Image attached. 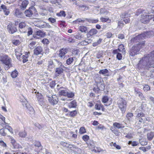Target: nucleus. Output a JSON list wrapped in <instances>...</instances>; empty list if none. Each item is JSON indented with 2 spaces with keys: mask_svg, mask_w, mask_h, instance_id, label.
Returning <instances> with one entry per match:
<instances>
[{
  "mask_svg": "<svg viewBox=\"0 0 154 154\" xmlns=\"http://www.w3.org/2000/svg\"><path fill=\"white\" fill-rule=\"evenodd\" d=\"M138 69L141 72L148 70L150 72V77H154V51L144 55L137 64Z\"/></svg>",
  "mask_w": 154,
  "mask_h": 154,
  "instance_id": "obj_1",
  "label": "nucleus"
},
{
  "mask_svg": "<svg viewBox=\"0 0 154 154\" xmlns=\"http://www.w3.org/2000/svg\"><path fill=\"white\" fill-rule=\"evenodd\" d=\"M131 42L135 43L134 45L133 46L129 51V54L130 56L133 57L138 54V52L140 50V48L144 45V42H140L139 41L135 42L132 41Z\"/></svg>",
  "mask_w": 154,
  "mask_h": 154,
  "instance_id": "obj_2",
  "label": "nucleus"
},
{
  "mask_svg": "<svg viewBox=\"0 0 154 154\" xmlns=\"http://www.w3.org/2000/svg\"><path fill=\"white\" fill-rule=\"evenodd\" d=\"M154 35V32L152 31H150L144 32L140 35L133 38L132 39V41L136 42L137 41L140 42H142L141 41L144 39L150 38Z\"/></svg>",
  "mask_w": 154,
  "mask_h": 154,
  "instance_id": "obj_3",
  "label": "nucleus"
},
{
  "mask_svg": "<svg viewBox=\"0 0 154 154\" xmlns=\"http://www.w3.org/2000/svg\"><path fill=\"white\" fill-rule=\"evenodd\" d=\"M2 63L5 65L4 66L5 69H8L12 66L11 59L7 55H5L2 57L0 59Z\"/></svg>",
  "mask_w": 154,
  "mask_h": 154,
  "instance_id": "obj_4",
  "label": "nucleus"
},
{
  "mask_svg": "<svg viewBox=\"0 0 154 154\" xmlns=\"http://www.w3.org/2000/svg\"><path fill=\"white\" fill-rule=\"evenodd\" d=\"M117 103L119 108L120 109L122 113H124L126 109V102L122 98H120L118 101Z\"/></svg>",
  "mask_w": 154,
  "mask_h": 154,
  "instance_id": "obj_5",
  "label": "nucleus"
},
{
  "mask_svg": "<svg viewBox=\"0 0 154 154\" xmlns=\"http://www.w3.org/2000/svg\"><path fill=\"white\" fill-rule=\"evenodd\" d=\"M94 80L100 91H103L105 88V85L101 78H96Z\"/></svg>",
  "mask_w": 154,
  "mask_h": 154,
  "instance_id": "obj_6",
  "label": "nucleus"
},
{
  "mask_svg": "<svg viewBox=\"0 0 154 154\" xmlns=\"http://www.w3.org/2000/svg\"><path fill=\"white\" fill-rule=\"evenodd\" d=\"M36 9L33 6H31L28 9L24 11V13L25 16L29 17H32L33 13L35 12Z\"/></svg>",
  "mask_w": 154,
  "mask_h": 154,
  "instance_id": "obj_7",
  "label": "nucleus"
},
{
  "mask_svg": "<svg viewBox=\"0 0 154 154\" xmlns=\"http://www.w3.org/2000/svg\"><path fill=\"white\" fill-rule=\"evenodd\" d=\"M19 31L22 33H26L27 32V29L28 28V26L26 25V24L24 22H21L19 23Z\"/></svg>",
  "mask_w": 154,
  "mask_h": 154,
  "instance_id": "obj_8",
  "label": "nucleus"
},
{
  "mask_svg": "<svg viewBox=\"0 0 154 154\" xmlns=\"http://www.w3.org/2000/svg\"><path fill=\"white\" fill-rule=\"evenodd\" d=\"M45 35V33L42 31L39 30L34 33L33 35V37L37 39L41 37H44Z\"/></svg>",
  "mask_w": 154,
  "mask_h": 154,
  "instance_id": "obj_9",
  "label": "nucleus"
},
{
  "mask_svg": "<svg viewBox=\"0 0 154 154\" xmlns=\"http://www.w3.org/2000/svg\"><path fill=\"white\" fill-rule=\"evenodd\" d=\"M150 15L143 14L142 15L140 21L141 23L144 24L148 23L150 21Z\"/></svg>",
  "mask_w": 154,
  "mask_h": 154,
  "instance_id": "obj_10",
  "label": "nucleus"
},
{
  "mask_svg": "<svg viewBox=\"0 0 154 154\" xmlns=\"http://www.w3.org/2000/svg\"><path fill=\"white\" fill-rule=\"evenodd\" d=\"M23 105L24 106H25L27 108L28 110V112L31 115H33L34 114L35 111L34 109L28 103H27V102H24V103L23 104Z\"/></svg>",
  "mask_w": 154,
  "mask_h": 154,
  "instance_id": "obj_11",
  "label": "nucleus"
},
{
  "mask_svg": "<svg viewBox=\"0 0 154 154\" xmlns=\"http://www.w3.org/2000/svg\"><path fill=\"white\" fill-rule=\"evenodd\" d=\"M48 100L49 103L53 105L56 104L58 102V98L55 95H53L50 98H48Z\"/></svg>",
  "mask_w": 154,
  "mask_h": 154,
  "instance_id": "obj_12",
  "label": "nucleus"
},
{
  "mask_svg": "<svg viewBox=\"0 0 154 154\" xmlns=\"http://www.w3.org/2000/svg\"><path fill=\"white\" fill-rule=\"evenodd\" d=\"M37 100L40 105L41 106H44L45 105V102L43 97L41 94L38 93L36 94Z\"/></svg>",
  "mask_w": 154,
  "mask_h": 154,
  "instance_id": "obj_13",
  "label": "nucleus"
},
{
  "mask_svg": "<svg viewBox=\"0 0 154 154\" xmlns=\"http://www.w3.org/2000/svg\"><path fill=\"white\" fill-rule=\"evenodd\" d=\"M68 49L66 48H63L60 51V53L58 56L61 58H65L66 57L65 55L67 53Z\"/></svg>",
  "mask_w": 154,
  "mask_h": 154,
  "instance_id": "obj_14",
  "label": "nucleus"
},
{
  "mask_svg": "<svg viewBox=\"0 0 154 154\" xmlns=\"http://www.w3.org/2000/svg\"><path fill=\"white\" fill-rule=\"evenodd\" d=\"M66 67L64 66L63 67L59 66L58 68H56L55 70V74L56 76H59V75L63 73L64 70Z\"/></svg>",
  "mask_w": 154,
  "mask_h": 154,
  "instance_id": "obj_15",
  "label": "nucleus"
},
{
  "mask_svg": "<svg viewBox=\"0 0 154 154\" xmlns=\"http://www.w3.org/2000/svg\"><path fill=\"white\" fill-rule=\"evenodd\" d=\"M59 85H57V89H61V90L60 91H59V95L66 96L67 92L66 89L64 88L63 87H60V88H59Z\"/></svg>",
  "mask_w": 154,
  "mask_h": 154,
  "instance_id": "obj_16",
  "label": "nucleus"
},
{
  "mask_svg": "<svg viewBox=\"0 0 154 154\" xmlns=\"http://www.w3.org/2000/svg\"><path fill=\"white\" fill-rule=\"evenodd\" d=\"M43 49L42 47L38 46L34 50V54L36 55L39 54H42L43 53Z\"/></svg>",
  "mask_w": 154,
  "mask_h": 154,
  "instance_id": "obj_17",
  "label": "nucleus"
},
{
  "mask_svg": "<svg viewBox=\"0 0 154 154\" xmlns=\"http://www.w3.org/2000/svg\"><path fill=\"white\" fill-rule=\"evenodd\" d=\"M35 26L39 28H43L46 27V25L45 24L43 21L42 20H38L35 22Z\"/></svg>",
  "mask_w": 154,
  "mask_h": 154,
  "instance_id": "obj_18",
  "label": "nucleus"
},
{
  "mask_svg": "<svg viewBox=\"0 0 154 154\" xmlns=\"http://www.w3.org/2000/svg\"><path fill=\"white\" fill-rule=\"evenodd\" d=\"M7 29L9 32L12 34L17 31V29L16 27L9 24L7 26Z\"/></svg>",
  "mask_w": 154,
  "mask_h": 154,
  "instance_id": "obj_19",
  "label": "nucleus"
},
{
  "mask_svg": "<svg viewBox=\"0 0 154 154\" xmlns=\"http://www.w3.org/2000/svg\"><path fill=\"white\" fill-rule=\"evenodd\" d=\"M29 4V2L28 0H24L23 1L20 6L21 9L23 10L25 9Z\"/></svg>",
  "mask_w": 154,
  "mask_h": 154,
  "instance_id": "obj_20",
  "label": "nucleus"
},
{
  "mask_svg": "<svg viewBox=\"0 0 154 154\" xmlns=\"http://www.w3.org/2000/svg\"><path fill=\"white\" fill-rule=\"evenodd\" d=\"M22 14V12L18 8L16 9L14 11V15L17 17H21Z\"/></svg>",
  "mask_w": 154,
  "mask_h": 154,
  "instance_id": "obj_21",
  "label": "nucleus"
},
{
  "mask_svg": "<svg viewBox=\"0 0 154 154\" xmlns=\"http://www.w3.org/2000/svg\"><path fill=\"white\" fill-rule=\"evenodd\" d=\"M99 73L102 74L104 76H109V72L107 69H101L100 70Z\"/></svg>",
  "mask_w": 154,
  "mask_h": 154,
  "instance_id": "obj_22",
  "label": "nucleus"
},
{
  "mask_svg": "<svg viewBox=\"0 0 154 154\" xmlns=\"http://www.w3.org/2000/svg\"><path fill=\"white\" fill-rule=\"evenodd\" d=\"M68 106L69 108H75L77 106V102L75 100H73L69 103Z\"/></svg>",
  "mask_w": 154,
  "mask_h": 154,
  "instance_id": "obj_23",
  "label": "nucleus"
},
{
  "mask_svg": "<svg viewBox=\"0 0 154 154\" xmlns=\"http://www.w3.org/2000/svg\"><path fill=\"white\" fill-rule=\"evenodd\" d=\"M134 90V93L137 96H138L142 100L144 99V97L141 92L138 90H136V89Z\"/></svg>",
  "mask_w": 154,
  "mask_h": 154,
  "instance_id": "obj_24",
  "label": "nucleus"
},
{
  "mask_svg": "<svg viewBox=\"0 0 154 154\" xmlns=\"http://www.w3.org/2000/svg\"><path fill=\"white\" fill-rule=\"evenodd\" d=\"M95 108L98 110L101 109L103 111L104 109L103 106L100 103H96L95 105Z\"/></svg>",
  "mask_w": 154,
  "mask_h": 154,
  "instance_id": "obj_25",
  "label": "nucleus"
},
{
  "mask_svg": "<svg viewBox=\"0 0 154 154\" xmlns=\"http://www.w3.org/2000/svg\"><path fill=\"white\" fill-rule=\"evenodd\" d=\"M1 7L3 10L5 14L6 15H8L10 13L9 9L7 8L6 7L3 5H1Z\"/></svg>",
  "mask_w": 154,
  "mask_h": 154,
  "instance_id": "obj_26",
  "label": "nucleus"
},
{
  "mask_svg": "<svg viewBox=\"0 0 154 154\" xmlns=\"http://www.w3.org/2000/svg\"><path fill=\"white\" fill-rule=\"evenodd\" d=\"M154 137V132L151 131L147 134V138L149 140H152Z\"/></svg>",
  "mask_w": 154,
  "mask_h": 154,
  "instance_id": "obj_27",
  "label": "nucleus"
},
{
  "mask_svg": "<svg viewBox=\"0 0 154 154\" xmlns=\"http://www.w3.org/2000/svg\"><path fill=\"white\" fill-rule=\"evenodd\" d=\"M113 125L118 129L122 128L124 127V126H123L122 124L116 122L114 123Z\"/></svg>",
  "mask_w": 154,
  "mask_h": 154,
  "instance_id": "obj_28",
  "label": "nucleus"
},
{
  "mask_svg": "<svg viewBox=\"0 0 154 154\" xmlns=\"http://www.w3.org/2000/svg\"><path fill=\"white\" fill-rule=\"evenodd\" d=\"M77 114V112L76 110L70 111L68 112V115L70 117H75Z\"/></svg>",
  "mask_w": 154,
  "mask_h": 154,
  "instance_id": "obj_29",
  "label": "nucleus"
},
{
  "mask_svg": "<svg viewBox=\"0 0 154 154\" xmlns=\"http://www.w3.org/2000/svg\"><path fill=\"white\" fill-rule=\"evenodd\" d=\"M85 20L88 22L91 23H96L98 22V19H85Z\"/></svg>",
  "mask_w": 154,
  "mask_h": 154,
  "instance_id": "obj_30",
  "label": "nucleus"
},
{
  "mask_svg": "<svg viewBox=\"0 0 154 154\" xmlns=\"http://www.w3.org/2000/svg\"><path fill=\"white\" fill-rule=\"evenodd\" d=\"M133 117V114L131 112H129L126 115V118L129 121L131 120L132 119Z\"/></svg>",
  "mask_w": 154,
  "mask_h": 154,
  "instance_id": "obj_31",
  "label": "nucleus"
},
{
  "mask_svg": "<svg viewBox=\"0 0 154 154\" xmlns=\"http://www.w3.org/2000/svg\"><path fill=\"white\" fill-rule=\"evenodd\" d=\"M98 31L95 29H91L89 32V34L91 36L93 35L97 34Z\"/></svg>",
  "mask_w": 154,
  "mask_h": 154,
  "instance_id": "obj_32",
  "label": "nucleus"
},
{
  "mask_svg": "<svg viewBox=\"0 0 154 154\" xmlns=\"http://www.w3.org/2000/svg\"><path fill=\"white\" fill-rule=\"evenodd\" d=\"M100 14L102 15H106L108 14L109 12L105 9L101 8L100 10Z\"/></svg>",
  "mask_w": 154,
  "mask_h": 154,
  "instance_id": "obj_33",
  "label": "nucleus"
},
{
  "mask_svg": "<svg viewBox=\"0 0 154 154\" xmlns=\"http://www.w3.org/2000/svg\"><path fill=\"white\" fill-rule=\"evenodd\" d=\"M19 135L21 137H25L26 136V132L24 130V131H22L19 132Z\"/></svg>",
  "mask_w": 154,
  "mask_h": 154,
  "instance_id": "obj_34",
  "label": "nucleus"
},
{
  "mask_svg": "<svg viewBox=\"0 0 154 154\" xmlns=\"http://www.w3.org/2000/svg\"><path fill=\"white\" fill-rule=\"evenodd\" d=\"M128 144L129 145H131L133 146H135L139 144V143L136 141H130L128 142Z\"/></svg>",
  "mask_w": 154,
  "mask_h": 154,
  "instance_id": "obj_35",
  "label": "nucleus"
},
{
  "mask_svg": "<svg viewBox=\"0 0 154 154\" xmlns=\"http://www.w3.org/2000/svg\"><path fill=\"white\" fill-rule=\"evenodd\" d=\"M79 29L81 32H85V33H86L87 31V27L84 26H80Z\"/></svg>",
  "mask_w": 154,
  "mask_h": 154,
  "instance_id": "obj_36",
  "label": "nucleus"
},
{
  "mask_svg": "<svg viewBox=\"0 0 154 154\" xmlns=\"http://www.w3.org/2000/svg\"><path fill=\"white\" fill-rule=\"evenodd\" d=\"M55 66L52 60H50L48 61V67L49 69H52L54 68Z\"/></svg>",
  "mask_w": 154,
  "mask_h": 154,
  "instance_id": "obj_37",
  "label": "nucleus"
},
{
  "mask_svg": "<svg viewBox=\"0 0 154 154\" xmlns=\"http://www.w3.org/2000/svg\"><path fill=\"white\" fill-rule=\"evenodd\" d=\"M7 123L6 124H4V125H5V128L6 129H8L9 132H10L12 134L13 133V129L11 128V127L10 126L7 125Z\"/></svg>",
  "mask_w": 154,
  "mask_h": 154,
  "instance_id": "obj_38",
  "label": "nucleus"
},
{
  "mask_svg": "<svg viewBox=\"0 0 154 154\" xmlns=\"http://www.w3.org/2000/svg\"><path fill=\"white\" fill-rule=\"evenodd\" d=\"M139 142L141 145H146L147 143V142L144 139H141L139 140Z\"/></svg>",
  "mask_w": 154,
  "mask_h": 154,
  "instance_id": "obj_39",
  "label": "nucleus"
},
{
  "mask_svg": "<svg viewBox=\"0 0 154 154\" xmlns=\"http://www.w3.org/2000/svg\"><path fill=\"white\" fill-rule=\"evenodd\" d=\"M54 95H53L52 91L48 90L47 92L46 96L48 98H50L52 97Z\"/></svg>",
  "mask_w": 154,
  "mask_h": 154,
  "instance_id": "obj_40",
  "label": "nucleus"
},
{
  "mask_svg": "<svg viewBox=\"0 0 154 154\" xmlns=\"http://www.w3.org/2000/svg\"><path fill=\"white\" fill-rule=\"evenodd\" d=\"M66 96L68 98H72L74 96V93L72 92L67 91Z\"/></svg>",
  "mask_w": 154,
  "mask_h": 154,
  "instance_id": "obj_41",
  "label": "nucleus"
},
{
  "mask_svg": "<svg viewBox=\"0 0 154 154\" xmlns=\"http://www.w3.org/2000/svg\"><path fill=\"white\" fill-rule=\"evenodd\" d=\"M102 41V38H100L99 40L97 42H94L93 44V46H96L100 44Z\"/></svg>",
  "mask_w": 154,
  "mask_h": 154,
  "instance_id": "obj_42",
  "label": "nucleus"
},
{
  "mask_svg": "<svg viewBox=\"0 0 154 154\" xmlns=\"http://www.w3.org/2000/svg\"><path fill=\"white\" fill-rule=\"evenodd\" d=\"M108 97L106 96H103L102 99V102L104 103H107L108 101Z\"/></svg>",
  "mask_w": 154,
  "mask_h": 154,
  "instance_id": "obj_43",
  "label": "nucleus"
},
{
  "mask_svg": "<svg viewBox=\"0 0 154 154\" xmlns=\"http://www.w3.org/2000/svg\"><path fill=\"white\" fill-rule=\"evenodd\" d=\"M27 35L29 36L30 35H31L32 34L33 31L31 27H28V28L27 29Z\"/></svg>",
  "mask_w": 154,
  "mask_h": 154,
  "instance_id": "obj_44",
  "label": "nucleus"
},
{
  "mask_svg": "<svg viewBox=\"0 0 154 154\" xmlns=\"http://www.w3.org/2000/svg\"><path fill=\"white\" fill-rule=\"evenodd\" d=\"M57 15L59 16L65 17L66 14L64 11H61L59 13L57 14Z\"/></svg>",
  "mask_w": 154,
  "mask_h": 154,
  "instance_id": "obj_45",
  "label": "nucleus"
},
{
  "mask_svg": "<svg viewBox=\"0 0 154 154\" xmlns=\"http://www.w3.org/2000/svg\"><path fill=\"white\" fill-rule=\"evenodd\" d=\"M60 144L64 147L68 148L69 146L68 143H66L63 141H61L60 143Z\"/></svg>",
  "mask_w": 154,
  "mask_h": 154,
  "instance_id": "obj_46",
  "label": "nucleus"
},
{
  "mask_svg": "<svg viewBox=\"0 0 154 154\" xmlns=\"http://www.w3.org/2000/svg\"><path fill=\"white\" fill-rule=\"evenodd\" d=\"M73 61V59L72 57H69L66 61V63L68 64L69 65L71 64Z\"/></svg>",
  "mask_w": 154,
  "mask_h": 154,
  "instance_id": "obj_47",
  "label": "nucleus"
},
{
  "mask_svg": "<svg viewBox=\"0 0 154 154\" xmlns=\"http://www.w3.org/2000/svg\"><path fill=\"white\" fill-rule=\"evenodd\" d=\"M124 21H123V19L121 20H120L118 21L117 23H118V26H119L122 27L124 25V23L123 22Z\"/></svg>",
  "mask_w": 154,
  "mask_h": 154,
  "instance_id": "obj_48",
  "label": "nucleus"
},
{
  "mask_svg": "<svg viewBox=\"0 0 154 154\" xmlns=\"http://www.w3.org/2000/svg\"><path fill=\"white\" fill-rule=\"evenodd\" d=\"M88 146L91 148H95V146L94 142L93 141H91L88 144Z\"/></svg>",
  "mask_w": 154,
  "mask_h": 154,
  "instance_id": "obj_49",
  "label": "nucleus"
},
{
  "mask_svg": "<svg viewBox=\"0 0 154 154\" xmlns=\"http://www.w3.org/2000/svg\"><path fill=\"white\" fill-rule=\"evenodd\" d=\"M86 132V130L84 127H81L79 130V133L80 134H83Z\"/></svg>",
  "mask_w": 154,
  "mask_h": 154,
  "instance_id": "obj_50",
  "label": "nucleus"
},
{
  "mask_svg": "<svg viewBox=\"0 0 154 154\" xmlns=\"http://www.w3.org/2000/svg\"><path fill=\"white\" fill-rule=\"evenodd\" d=\"M36 43L35 42H32L30 43L29 44V48L31 49H33L34 47V46H35L36 44Z\"/></svg>",
  "mask_w": 154,
  "mask_h": 154,
  "instance_id": "obj_51",
  "label": "nucleus"
},
{
  "mask_svg": "<svg viewBox=\"0 0 154 154\" xmlns=\"http://www.w3.org/2000/svg\"><path fill=\"white\" fill-rule=\"evenodd\" d=\"M54 61H55V62L57 63L59 66L63 67V66H64L63 65H62V63L61 62L58 61L57 59H54Z\"/></svg>",
  "mask_w": 154,
  "mask_h": 154,
  "instance_id": "obj_52",
  "label": "nucleus"
},
{
  "mask_svg": "<svg viewBox=\"0 0 154 154\" xmlns=\"http://www.w3.org/2000/svg\"><path fill=\"white\" fill-rule=\"evenodd\" d=\"M61 0H52L51 2L53 4L57 3L58 5H60V3L61 2Z\"/></svg>",
  "mask_w": 154,
  "mask_h": 154,
  "instance_id": "obj_53",
  "label": "nucleus"
},
{
  "mask_svg": "<svg viewBox=\"0 0 154 154\" xmlns=\"http://www.w3.org/2000/svg\"><path fill=\"white\" fill-rule=\"evenodd\" d=\"M86 40L84 41L81 43V44L83 45H86L89 43H91V40H88V42H87Z\"/></svg>",
  "mask_w": 154,
  "mask_h": 154,
  "instance_id": "obj_54",
  "label": "nucleus"
},
{
  "mask_svg": "<svg viewBox=\"0 0 154 154\" xmlns=\"http://www.w3.org/2000/svg\"><path fill=\"white\" fill-rule=\"evenodd\" d=\"M17 75L18 73L17 71L16 70H14L11 74L12 77H17Z\"/></svg>",
  "mask_w": 154,
  "mask_h": 154,
  "instance_id": "obj_55",
  "label": "nucleus"
},
{
  "mask_svg": "<svg viewBox=\"0 0 154 154\" xmlns=\"http://www.w3.org/2000/svg\"><path fill=\"white\" fill-rule=\"evenodd\" d=\"M129 14H128L127 13L125 12L123 14H122L121 15V17L123 18H127L129 16Z\"/></svg>",
  "mask_w": 154,
  "mask_h": 154,
  "instance_id": "obj_56",
  "label": "nucleus"
},
{
  "mask_svg": "<svg viewBox=\"0 0 154 154\" xmlns=\"http://www.w3.org/2000/svg\"><path fill=\"white\" fill-rule=\"evenodd\" d=\"M89 137L87 135H84L82 137V139L85 141H87L89 139Z\"/></svg>",
  "mask_w": 154,
  "mask_h": 154,
  "instance_id": "obj_57",
  "label": "nucleus"
},
{
  "mask_svg": "<svg viewBox=\"0 0 154 154\" xmlns=\"http://www.w3.org/2000/svg\"><path fill=\"white\" fill-rule=\"evenodd\" d=\"M22 58L23 59V62L25 63L28 61L27 56L26 55H23L22 56Z\"/></svg>",
  "mask_w": 154,
  "mask_h": 154,
  "instance_id": "obj_58",
  "label": "nucleus"
},
{
  "mask_svg": "<svg viewBox=\"0 0 154 154\" xmlns=\"http://www.w3.org/2000/svg\"><path fill=\"white\" fill-rule=\"evenodd\" d=\"M49 21L51 23H55L56 22V20L54 18L50 17L48 19Z\"/></svg>",
  "mask_w": 154,
  "mask_h": 154,
  "instance_id": "obj_59",
  "label": "nucleus"
},
{
  "mask_svg": "<svg viewBox=\"0 0 154 154\" xmlns=\"http://www.w3.org/2000/svg\"><path fill=\"white\" fill-rule=\"evenodd\" d=\"M85 21V20H82L81 19H78L74 21L73 23H76L80 22H84Z\"/></svg>",
  "mask_w": 154,
  "mask_h": 154,
  "instance_id": "obj_60",
  "label": "nucleus"
},
{
  "mask_svg": "<svg viewBox=\"0 0 154 154\" xmlns=\"http://www.w3.org/2000/svg\"><path fill=\"white\" fill-rule=\"evenodd\" d=\"M12 145L14 149H18L20 147V145L16 142L12 144Z\"/></svg>",
  "mask_w": 154,
  "mask_h": 154,
  "instance_id": "obj_61",
  "label": "nucleus"
},
{
  "mask_svg": "<svg viewBox=\"0 0 154 154\" xmlns=\"http://www.w3.org/2000/svg\"><path fill=\"white\" fill-rule=\"evenodd\" d=\"M0 134L3 136H5L6 135V133L5 132L4 130L3 129H1L0 130Z\"/></svg>",
  "mask_w": 154,
  "mask_h": 154,
  "instance_id": "obj_62",
  "label": "nucleus"
},
{
  "mask_svg": "<svg viewBox=\"0 0 154 154\" xmlns=\"http://www.w3.org/2000/svg\"><path fill=\"white\" fill-rule=\"evenodd\" d=\"M12 43L15 45H17L20 44V42L18 40H14L12 41Z\"/></svg>",
  "mask_w": 154,
  "mask_h": 154,
  "instance_id": "obj_63",
  "label": "nucleus"
},
{
  "mask_svg": "<svg viewBox=\"0 0 154 154\" xmlns=\"http://www.w3.org/2000/svg\"><path fill=\"white\" fill-rule=\"evenodd\" d=\"M150 22L153 24H154V15H150Z\"/></svg>",
  "mask_w": 154,
  "mask_h": 154,
  "instance_id": "obj_64",
  "label": "nucleus"
}]
</instances>
